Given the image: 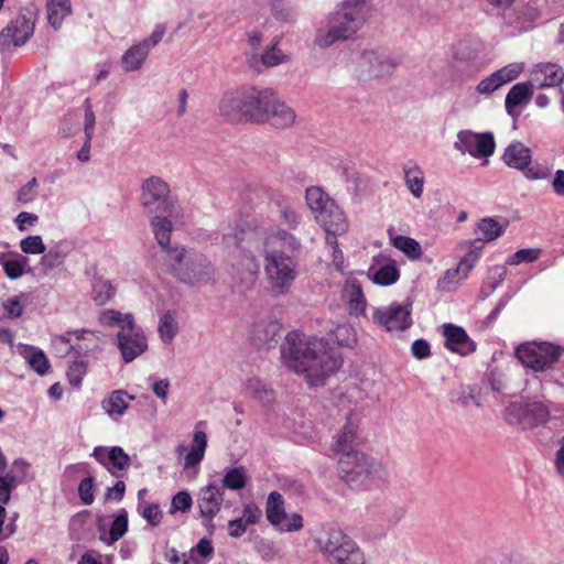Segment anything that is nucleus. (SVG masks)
<instances>
[{
  "label": "nucleus",
  "mask_w": 564,
  "mask_h": 564,
  "mask_svg": "<svg viewBox=\"0 0 564 564\" xmlns=\"http://www.w3.org/2000/svg\"><path fill=\"white\" fill-rule=\"evenodd\" d=\"M303 528V518L300 513L285 516V520L279 525L278 530L283 532H294Z\"/></svg>",
  "instance_id": "69168bd1"
},
{
  "label": "nucleus",
  "mask_w": 564,
  "mask_h": 564,
  "mask_svg": "<svg viewBox=\"0 0 564 564\" xmlns=\"http://www.w3.org/2000/svg\"><path fill=\"white\" fill-rule=\"evenodd\" d=\"M524 172V175L529 180H545L551 175V170L546 166H543L541 164H530L522 170Z\"/></svg>",
  "instance_id": "338daca9"
},
{
  "label": "nucleus",
  "mask_w": 564,
  "mask_h": 564,
  "mask_svg": "<svg viewBox=\"0 0 564 564\" xmlns=\"http://www.w3.org/2000/svg\"><path fill=\"white\" fill-rule=\"evenodd\" d=\"M531 83L539 89L556 87L564 83V72L557 64L540 63L532 70Z\"/></svg>",
  "instance_id": "b1692460"
},
{
  "label": "nucleus",
  "mask_w": 564,
  "mask_h": 564,
  "mask_svg": "<svg viewBox=\"0 0 564 564\" xmlns=\"http://www.w3.org/2000/svg\"><path fill=\"white\" fill-rule=\"evenodd\" d=\"M354 347L357 343L351 325L340 324L335 327L330 338L308 336L299 330L290 332L280 346L283 364L297 375H304L311 387H319L326 378L343 366L338 347Z\"/></svg>",
  "instance_id": "f257e3e1"
},
{
  "label": "nucleus",
  "mask_w": 564,
  "mask_h": 564,
  "mask_svg": "<svg viewBox=\"0 0 564 564\" xmlns=\"http://www.w3.org/2000/svg\"><path fill=\"white\" fill-rule=\"evenodd\" d=\"M29 37H0V53L10 56L26 44Z\"/></svg>",
  "instance_id": "680f3d73"
},
{
  "label": "nucleus",
  "mask_w": 564,
  "mask_h": 564,
  "mask_svg": "<svg viewBox=\"0 0 564 564\" xmlns=\"http://www.w3.org/2000/svg\"><path fill=\"white\" fill-rule=\"evenodd\" d=\"M132 395H129L123 390H115L111 394L102 401V409L112 417L121 416L129 406V400H133Z\"/></svg>",
  "instance_id": "ea45409f"
},
{
  "label": "nucleus",
  "mask_w": 564,
  "mask_h": 564,
  "mask_svg": "<svg viewBox=\"0 0 564 564\" xmlns=\"http://www.w3.org/2000/svg\"><path fill=\"white\" fill-rule=\"evenodd\" d=\"M173 220L176 221L174 218L162 214H153L150 220L154 238L164 252V262L169 261V251L175 248L171 246Z\"/></svg>",
  "instance_id": "a878e982"
},
{
  "label": "nucleus",
  "mask_w": 564,
  "mask_h": 564,
  "mask_svg": "<svg viewBox=\"0 0 564 564\" xmlns=\"http://www.w3.org/2000/svg\"><path fill=\"white\" fill-rule=\"evenodd\" d=\"M338 474L351 488L377 484L387 477V470L379 460L360 452L340 456Z\"/></svg>",
  "instance_id": "423d86ee"
},
{
  "label": "nucleus",
  "mask_w": 564,
  "mask_h": 564,
  "mask_svg": "<svg viewBox=\"0 0 564 564\" xmlns=\"http://www.w3.org/2000/svg\"><path fill=\"white\" fill-rule=\"evenodd\" d=\"M305 199L310 209L314 214V217L316 214L324 210V208L328 206V203L335 202L328 196V194L317 186H312L306 189Z\"/></svg>",
  "instance_id": "de8ad7c7"
},
{
  "label": "nucleus",
  "mask_w": 564,
  "mask_h": 564,
  "mask_svg": "<svg viewBox=\"0 0 564 564\" xmlns=\"http://www.w3.org/2000/svg\"><path fill=\"white\" fill-rule=\"evenodd\" d=\"M35 14L30 10H22L17 18L0 33V35H33Z\"/></svg>",
  "instance_id": "f704fd0d"
},
{
  "label": "nucleus",
  "mask_w": 564,
  "mask_h": 564,
  "mask_svg": "<svg viewBox=\"0 0 564 564\" xmlns=\"http://www.w3.org/2000/svg\"><path fill=\"white\" fill-rule=\"evenodd\" d=\"M101 325L117 327V347L121 358L129 364L144 354L148 349V338L143 329L134 322L131 313L116 310H104L98 317Z\"/></svg>",
  "instance_id": "20e7f679"
},
{
  "label": "nucleus",
  "mask_w": 564,
  "mask_h": 564,
  "mask_svg": "<svg viewBox=\"0 0 564 564\" xmlns=\"http://www.w3.org/2000/svg\"><path fill=\"white\" fill-rule=\"evenodd\" d=\"M268 115L267 122L280 129L292 127L296 118L295 111L284 101L280 100L276 95Z\"/></svg>",
  "instance_id": "2f4dec72"
},
{
  "label": "nucleus",
  "mask_w": 564,
  "mask_h": 564,
  "mask_svg": "<svg viewBox=\"0 0 564 564\" xmlns=\"http://www.w3.org/2000/svg\"><path fill=\"white\" fill-rule=\"evenodd\" d=\"M46 12L48 23L57 31L72 13L70 0H46Z\"/></svg>",
  "instance_id": "4c0bfd02"
},
{
  "label": "nucleus",
  "mask_w": 564,
  "mask_h": 564,
  "mask_svg": "<svg viewBox=\"0 0 564 564\" xmlns=\"http://www.w3.org/2000/svg\"><path fill=\"white\" fill-rule=\"evenodd\" d=\"M20 355L40 376H44L48 371L50 361L41 349L26 345L20 348Z\"/></svg>",
  "instance_id": "58836bf2"
},
{
  "label": "nucleus",
  "mask_w": 564,
  "mask_h": 564,
  "mask_svg": "<svg viewBox=\"0 0 564 564\" xmlns=\"http://www.w3.org/2000/svg\"><path fill=\"white\" fill-rule=\"evenodd\" d=\"M506 421L519 426L521 430H531L546 423L550 419V411L541 402L511 403L505 411Z\"/></svg>",
  "instance_id": "ddd939ff"
},
{
  "label": "nucleus",
  "mask_w": 564,
  "mask_h": 564,
  "mask_svg": "<svg viewBox=\"0 0 564 564\" xmlns=\"http://www.w3.org/2000/svg\"><path fill=\"white\" fill-rule=\"evenodd\" d=\"M276 212L280 221L291 230H296L303 221L299 208L290 200L276 202Z\"/></svg>",
  "instance_id": "e433bc0d"
},
{
  "label": "nucleus",
  "mask_w": 564,
  "mask_h": 564,
  "mask_svg": "<svg viewBox=\"0 0 564 564\" xmlns=\"http://www.w3.org/2000/svg\"><path fill=\"white\" fill-rule=\"evenodd\" d=\"M264 273L274 295L286 294L297 276V264L283 250L263 248Z\"/></svg>",
  "instance_id": "6e6552de"
},
{
  "label": "nucleus",
  "mask_w": 564,
  "mask_h": 564,
  "mask_svg": "<svg viewBox=\"0 0 564 564\" xmlns=\"http://www.w3.org/2000/svg\"><path fill=\"white\" fill-rule=\"evenodd\" d=\"M404 183L409 192L420 198L424 192L425 175L422 167L413 160H409L402 167Z\"/></svg>",
  "instance_id": "7c9ffc66"
},
{
  "label": "nucleus",
  "mask_w": 564,
  "mask_h": 564,
  "mask_svg": "<svg viewBox=\"0 0 564 564\" xmlns=\"http://www.w3.org/2000/svg\"><path fill=\"white\" fill-rule=\"evenodd\" d=\"M267 520L276 529L285 520L284 500L281 494L272 491L267 499Z\"/></svg>",
  "instance_id": "a19ab883"
},
{
  "label": "nucleus",
  "mask_w": 564,
  "mask_h": 564,
  "mask_svg": "<svg viewBox=\"0 0 564 564\" xmlns=\"http://www.w3.org/2000/svg\"><path fill=\"white\" fill-rule=\"evenodd\" d=\"M164 264L166 271L189 285L207 284L215 275V267L205 254L183 246L169 251V261Z\"/></svg>",
  "instance_id": "39448f33"
},
{
  "label": "nucleus",
  "mask_w": 564,
  "mask_h": 564,
  "mask_svg": "<svg viewBox=\"0 0 564 564\" xmlns=\"http://www.w3.org/2000/svg\"><path fill=\"white\" fill-rule=\"evenodd\" d=\"M252 234L241 227L228 228L223 234V242L234 247L228 259L229 285L232 291L246 293L250 291L259 275V262L256 256L243 246L246 238Z\"/></svg>",
  "instance_id": "f03ea898"
},
{
  "label": "nucleus",
  "mask_w": 564,
  "mask_h": 564,
  "mask_svg": "<svg viewBox=\"0 0 564 564\" xmlns=\"http://www.w3.org/2000/svg\"><path fill=\"white\" fill-rule=\"evenodd\" d=\"M96 117L91 108L89 99L85 100V113H84V132L85 138L93 139L95 131Z\"/></svg>",
  "instance_id": "0e129e2a"
},
{
  "label": "nucleus",
  "mask_w": 564,
  "mask_h": 564,
  "mask_svg": "<svg viewBox=\"0 0 564 564\" xmlns=\"http://www.w3.org/2000/svg\"><path fill=\"white\" fill-rule=\"evenodd\" d=\"M253 546L259 556L265 562H271L280 557L278 547L268 539L257 538L253 542Z\"/></svg>",
  "instance_id": "5fc2aeb1"
},
{
  "label": "nucleus",
  "mask_w": 564,
  "mask_h": 564,
  "mask_svg": "<svg viewBox=\"0 0 564 564\" xmlns=\"http://www.w3.org/2000/svg\"><path fill=\"white\" fill-rule=\"evenodd\" d=\"M246 57L248 65L258 73L288 59L278 47V42L269 41V37H248Z\"/></svg>",
  "instance_id": "f8f14e48"
},
{
  "label": "nucleus",
  "mask_w": 564,
  "mask_h": 564,
  "mask_svg": "<svg viewBox=\"0 0 564 564\" xmlns=\"http://www.w3.org/2000/svg\"><path fill=\"white\" fill-rule=\"evenodd\" d=\"M87 372V364L83 360L73 361L67 370V379L73 387H79Z\"/></svg>",
  "instance_id": "13d9d810"
},
{
  "label": "nucleus",
  "mask_w": 564,
  "mask_h": 564,
  "mask_svg": "<svg viewBox=\"0 0 564 564\" xmlns=\"http://www.w3.org/2000/svg\"><path fill=\"white\" fill-rule=\"evenodd\" d=\"M541 253L542 250L539 248L520 249L508 258L507 263L518 265L523 262H534L540 258Z\"/></svg>",
  "instance_id": "6e6d98bb"
},
{
  "label": "nucleus",
  "mask_w": 564,
  "mask_h": 564,
  "mask_svg": "<svg viewBox=\"0 0 564 564\" xmlns=\"http://www.w3.org/2000/svg\"><path fill=\"white\" fill-rule=\"evenodd\" d=\"M502 159L508 166L524 170L531 163V150L522 142H512L506 149Z\"/></svg>",
  "instance_id": "72a5a7b5"
},
{
  "label": "nucleus",
  "mask_w": 564,
  "mask_h": 564,
  "mask_svg": "<svg viewBox=\"0 0 564 564\" xmlns=\"http://www.w3.org/2000/svg\"><path fill=\"white\" fill-rule=\"evenodd\" d=\"M280 326L276 323H257L252 328V339L258 346L270 347L275 341Z\"/></svg>",
  "instance_id": "37998d69"
},
{
  "label": "nucleus",
  "mask_w": 564,
  "mask_h": 564,
  "mask_svg": "<svg viewBox=\"0 0 564 564\" xmlns=\"http://www.w3.org/2000/svg\"><path fill=\"white\" fill-rule=\"evenodd\" d=\"M314 543L327 564H366L360 546L335 524L323 525Z\"/></svg>",
  "instance_id": "7ed1b4c3"
},
{
  "label": "nucleus",
  "mask_w": 564,
  "mask_h": 564,
  "mask_svg": "<svg viewBox=\"0 0 564 564\" xmlns=\"http://www.w3.org/2000/svg\"><path fill=\"white\" fill-rule=\"evenodd\" d=\"M315 220L325 230L326 236H343L349 228L347 217L336 202L328 203L324 210L316 214Z\"/></svg>",
  "instance_id": "aec40b11"
},
{
  "label": "nucleus",
  "mask_w": 564,
  "mask_h": 564,
  "mask_svg": "<svg viewBox=\"0 0 564 564\" xmlns=\"http://www.w3.org/2000/svg\"><path fill=\"white\" fill-rule=\"evenodd\" d=\"M91 456L116 477H119L118 471L127 469L130 465L129 455L120 446H112L110 448L97 446L94 448Z\"/></svg>",
  "instance_id": "412c9836"
},
{
  "label": "nucleus",
  "mask_w": 564,
  "mask_h": 564,
  "mask_svg": "<svg viewBox=\"0 0 564 564\" xmlns=\"http://www.w3.org/2000/svg\"><path fill=\"white\" fill-rule=\"evenodd\" d=\"M78 496L82 502L89 506L95 500V478L89 476L84 478L78 486Z\"/></svg>",
  "instance_id": "bf43d9fd"
},
{
  "label": "nucleus",
  "mask_w": 564,
  "mask_h": 564,
  "mask_svg": "<svg viewBox=\"0 0 564 564\" xmlns=\"http://www.w3.org/2000/svg\"><path fill=\"white\" fill-rule=\"evenodd\" d=\"M343 296L348 303L350 314L362 315L366 311L367 301L364 296L361 285L356 280L346 281L343 289Z\"/></svg>",
  "instance_id": "473e14b6"
},
{
  "label": "nucleus",
  "mask_w": 564,
  "mask_h": 564,
  "mask_svg": "<svg viewBox=\"0 0 564 564\" xmlns=\"http://www.w3.org/2000/svg\"><path fill=\"white\" fill-rule=\"evenodd\" d=\"M392 242L397 249L404 252L409 258L417 259L422 253L420 243L413 238L395 236L392 238Z\"/></svg>",
  "instance_id": "864d4df0"
},
{
  "label": "nucleus",
  "mask_w": 564,
  "mask_h": 564,
  "mask_svg": "<svg viewBox=\"0 0 564 564\" xmlns=\"http://www.w3.org/2000/svg\"><path fill=\"white\" fill-rule=\"evenodd\" d=\"M522 70L523 65L520 63L508 64L481 79L476 86V91L479 95L489 96L503 85L518 78Z\"/></svg>",
  "instance_id": "6ab92c4d"
},
{
  "label": "nucleus",
  "mask_w": 564,
  "mask_h": 564,
  "mask_svg": "<svg viewBox=\"0 0 564 564\" xmlns=\"http://www.w3.org/2000/svg\"><path fill=\"white\" fill-rule=\"evenodd\" d=\"M445 347L460 356H467L476 350V343L467 335L466 330L453 324L443 326Z\"/></svg>",
  "instance_id": "5701e85b"
},
{
  "label": "nucleus",
  "mask_w": 564,
  "mask_h": 564,
  "mask_svg": "<svg viewBox=\"0 0 564 564\" xmlns=\"http://www.w3.org/2000/svg\"><path fill=\"white\" fill-rule=\"evenodd\" d=\"M247 474L245 467H234L225 469L224 478L221 480L223 490L225 488L231 490H240L246 487Z\"/></svg>",
  "instance_id": "09e8293b"
},
{
  "label": "nucleus",
  "mask_w": 564,
  "mask_h": 564,
  "mask_svg": "<svg viewBox=\"0 0 564 564\" xmlns=\"http://www.w3.org/2000/svg\"><path fill=\"white\" fill-rule=\"evenodd\" d=\"M245 386L250 397L262 404L269 405L274 401L273 390L269 389L261 380L250 378L246 381Z\"/></svg>",
  "instance_id": "49530a36"
},
{
  "label": "nucleus",
  "mask_w": 564,
  "mask_h": 564,
  "mask_svg": "<svg viewBox=\"0 0 564 564\" xmlns=\"http://www.w3.org/2000/svg\"><path fill=\"white\" fill-rule=\"evenodd\" d=\"M370 280L382 286L395 283L400 276V271L392 260H384L372 264L368 270Z\"/></svg>",
  "instance_id": "c756f323"
},
{
  "label": "nucleus",
  "mask_w": 564,
  "mask_h": 564,
  "mask_svg": "<svg viewBox=\"0 0 564 564\" xmlns=\"http://www.w3.org/2000/svg\"><path fill=\"white\" fill-rule=\"evenodd\" d=\"M159 43L158 37H144L130 46L121 57L124 72H134L142 67L150 51Z\"/></svg>",
  "instance_id": "4be33fe9"
},
{
  "label": "nucleus",
  "mask_w": 564,
  "mask_h": 564,
  "mask_svg": "<svg viewBox=\"0 0 564 564\" xmlns=\"http://www.w3.org/2000/svg\"><path fill=\"white\" fill-rule=\"evenodd\" d=\"M140 204L149 214L167 215L175 220L183 217L178 202L171 197L170 185L160 176H150L140 186Z\"/></svg>",
  "instance_id": "0eeeda50"
},
{
  "label": "nucleus",
  "mask_w": 564,
  "mask_h": 564,
  "mask_svg": "<svg viewBox=\"0 0 564 564\" xmlns=\"http://www.w3.org/2000/svg\"><path fill=\"white\" fill-rule=\"evenodd\" d=\"M454 148L474 158H488L494 154L496 143L491 132L477 133L470 130H462L457 133Z\"/></svg>",
  "instance_id": "2eb2a0df"
},
{
  "label": "nucleus",
  "mask_w": 564,
  "mask_h": 564,
  "mask_svg": "<svg viewBox=\"0 0 564 564\" xmlns=\"http://www.w3.org/2000/svg\"><path fill=\"white\" fill-rule=\"evenodd\" d=\"M67 251L61 246L56 245L45 251L40 260V267L44 274H47L53 269L64 263Z\"/></svg>",
  "instance_id": "c03bdc74"
},
{
  "label": "nucleus",
  "mask_w": 564,
  "mask_h": 564,
  "mask_svg": "<svg viewBox=\"0 0 564 564\" xmlns=\"http://www.w3.org/2000/svg\"><path fill=\"white\" fill-rule=\"evenodd\" d=\"M20 249L26 254H43L46 251L41 236H29L22 239Z\"/></svg>",
  "instance_id": "4d7b16f0"
},
{
  "label": "nucleus",
  "mask_w": 564,
  "mask_h": 564,
  "mask_svg": "<svg viewBox=\"0 0 564 564\" xmlns=\"http://www.w3.org/2000/svg\"><path fill=\"white\" fill-rule=\"evenodd\" d=\"M400 63L399 56L383 50H369L359 57L355 73L357 78L362 82L380 79L392 76Z\"/></svg>",
  "instance_id": "9d476101"
},
{
  "label": "nucleus",
  "mask_w": 564,
  "mask_h": 564,
  "mask_svg": "<svg viewBox=\"0 0 564 564\" xmlns=\"http://www.w3.org/2000/svg\"><path fill=\"white\" fill-rule=\"evenodd\" d=\"M372 319L387 332L405 330L412 324L411 305L394 302L389 306L377 307L372 313Z\"/></svg>",
  "instance_id": "4468645a"
},
{
  "label": "nucleus",
  "mask_w": 564,
  "mask_h": 564,
  "mask_svg": "<svg viewBox=\"0 0 564 564\" xmlns=\"http://www.w3.org/2000/svg\"><path fill=\"white\" fill-rule=\"evenodd\" d=\"M502 226L492 218H484L478 223L476 234L480 241H492L503 234Z\"/></svg>",
  "instance_id": "8fccbe9b"
},
{
  "label": "nucleus",
  "mask_w": 564,
  "mask_h": 564,
  "mask_svg": "<svg viewBox=\"0 0 564 564\" xmlns=\"http://www.w3.org/2000/svg\"><path fill=\"white\" fill-rule=\"evenodd\" d=\"M0 264L3 268L6 275L10 280L20 279L26 271L25 267L28 264V258L13 253V257L10 258L6 253L0 254Z\"/></svg>",
  "instance_id": "79ce46f5"
},
{
  "label": "nucleus",
  "mask_w": 564,
  "mask_h": 564,
  "mask_svg": "<svg viewBox=\"0 0 564 564\" xmlns=\"http://www.w3.org/2000/svg\"><path fill=\"white\" fill-rule=\"evenodd\" d=\"M276 245L292 254L299 253L302 248L300 239L293 234L280 227H272L265 232L263 248L275 249Z\"/></svg>",
  "instance_id": "bb28decb"
},
{
  "label": "nucleus",
  "mask_w": 564,
  "mask_h": 564,
  "mask_svg": "<svg viewBox=\"0 0 564 564\" xmlns=\"http://www.w3.org/2000/svg\"><path fill=\"white\" fill-rule=\"evenodd\" d=\"M273 14L279 21L293 22L297 17V10L290 3H275L273 6Z\"/></svg>",
  "instance_id": "052dcab7"
},
{
  "label": "nucleus",
  "mask_w": 564,
  "mask_h": 564,
  "mask_svg": "<svg viewBox=\"0 0 564 564\" xmlns=\"http://www.w3.org/2000/svg\"><path fill=\"white\" fill-rule=\"evenodd\" d=\"M207 448V435L204 431L195 430L189 452L184 458V467H197L204 459Z\"/></svg>",
  "instance_id": "c9c22d12"
},
{
  "label": "nucleus",
  "mask_w": 564,
  "mask_h": 564,
  "mask_svg": "<svg viewBox=\"0 0 564 564\" xmlns=\"http://www.w3.org/2000/svg\"><path fill=\"white\" fill-rule=\"evenodd\" d=\"M158 332L164 344H171L178 333V324L175 316L167 312L160 318Z\"/></svg>",
  "instance_id": "3c124183"
},
{
  "label": "nucleus",
  "mask_w": 564,
  "mask_h": 564,
  "mask_svg": "<svg viewBox=\"0 0 564 564\" xmlns=\"http://www.w3.org/2000/svg\"><path fill=\"white\" fill-rule=\"evenodd\" d=\"M116 293V289L110 281L102 278H94L93 280V301L98 306L106 305Z\"/></svg>",
  "instance_id": "a18cd8bd"
},
{
  "label": "nucleus",
  "mask_w": 564,
  "mask_h": 564,
  "mask_svg": "<svg viewBox=\"0 0 564 564\" xmlns=\"http://www.w3.org/2000/svg\"><path fill=\"white\" fill-rule=\"evenodd\" d=\"M357 431L358 424L349 416L340 432L335 436L333 451L336 454H340V456L347 455L348 453H359L355 449L358 437Z\"/></svg>",
  "instance_id": "c85d7f7f"
},
{
  "label": "nucleus",
  "mask_w": 564,
  "mask_h": 564,
  "mask_svg": "<svg viewBox=\"0 0 564 564\" xmlns=\"http://www.w3.org/2000/svg\"><path fill=\"white\" fill-rule=\"evenodd\" d=\"M274 96L275 93L270 88H246L245 120L252 122H267L270 106L273 102Z\"/></svg>",
  "instance_id": "dca6fc26"
},
{
  "label": "nucleus",
  "mask_w": 564,
  "mask_h": 564,
  "mask_svg": "<svg viewBox=\"0 0 564 564\" xmlns=\"http://www.w3.org/2000/svg\"><path fill=\"white\" fill-rule=\"evenodd\" d=\"M477 260L478 253L470 251L458 262L457 269L460 272V279H465L468 275Z\"/></svg>",
  "instance_id": "774afa93"
},
{
  "label": "nucleus",
  "mask_w": 564,
  "mask_h": 564,
  "mask_svg": "<svg viewBox=\"0 0 564 564\" xmlns=\"http://www.w3.org/2000/svg\"><path fill=\"white\" fill-rule=\"evenodd\" d=\"M246 88L226 93L219 102V111L230 121L245 119Z\"/></svg>",
  "instance_id": "393cba45"
},
{
  "label": "nucleus",
  "mask_w": 564,
  "mask_h": 564,
  "mask_svg": "<svg viewBox=\"0 0 564 564\" xmlns=\"http://www.w3.org/2000/svg\"><path fill=\"white\" fill-rule=\"evenodd\" d=\"M370 13L367 0H345L328 20L326 35H352L366 23Z\"/></svg>",
  "instance_id": "1a4fd4ad"
},
{
  "label": "nucleus",
  "mask_w": 564,
  "mask_h": 564,
  "mask_svg": "<svg viewBox=\"0 0 564 564\" xmlns=\"http://www.w3.org/2000/svg\"><path fill=\"white\" fill-rule=\"evenodd\" d=\"M57 343L68 345L77 357L87 356L99 349V336L88 329L68 330L56 338Z\"/></svg>",
  "instance_id": "a211bd4d"
},
{
  "label": "nucleus",
  "mask_w": 564,
  "mask_h": 564,
  "mask_svg": "<svg viewBox=\"0 0 564 564\" xmlns=\"http://www.w3.org/2000/svg\"><path fill=\"white\" fill-rule=\"evenodd\" d=\"M223 487L217 484H208L199 490L197 498V507L204 519L205 528L212 533L215 530L213 519L219 512L224 502Z\"/></svg>",
  "instance_id": "f3484780"
},
{
  "label": "nucleus",
  "mask_w": 564,
  "mask_h": 564,
  "mask_svg": "<svg viewBox=\"0 0 564 564\" xmlns=\"http://www.w3.org/2000/svg\"><path fill=\"white\" fill-rule=\"evenodd\" d=\"M193 505V499L191 495L187 491H180L177 492L173 499L171 509L172 511H181V512H187L191 510Z\"/></svg>",
  "instance_id": "e2e57ef3"
},
{
  "label": "nucleus",
  "mask_w": 564,
  "mask_h": 564,
  "mask_svg": "<svg viewBox=\"0 0 564 564\" xmlns=\"http://www.w3.org/2000/svg\"><path fill=\"white\" fill-rule=\"evenodd\" d=\"M533 84L531 82H523L513 85L508 91L505 100L506 111L514 120L520 116L517 107L530 102L533 96Z\"/></svg>",
  "instance_id": "cd10ccee"
},
{
  "label": "nucleus",
  "mask_w": 564,
  "mask_h": 564,
  "mask_svg": "<svg viewBox=\"0 0 564 564\" xmlns=\"http://www.w3.org/2000/svg\"><path fill=\"white\" fill-rule=\"evenodd\" d=\"M563 349L549 341H529L521 344L516 355L525 368L534 372L551 369L560 359Z\"/></svg>",
  "instance_id": "9b49d317"
},
{
  "label": "nucleus",
  "mask_w": 564,
  "mask_h": 564,
  "mask_svg": "<svg viewBox=\"0 0 564 564\" xmlns=\"http://www.w3.org/2000/svg\"><path fill=\"white\" fill-rule=\"evenodd\" d=\"M128 531V512L126 509H121L115 517L110 530L107 543L112 544L120 540Z\"/></svg>",
  "instance_id": "603ef678"
}]
</instances>
